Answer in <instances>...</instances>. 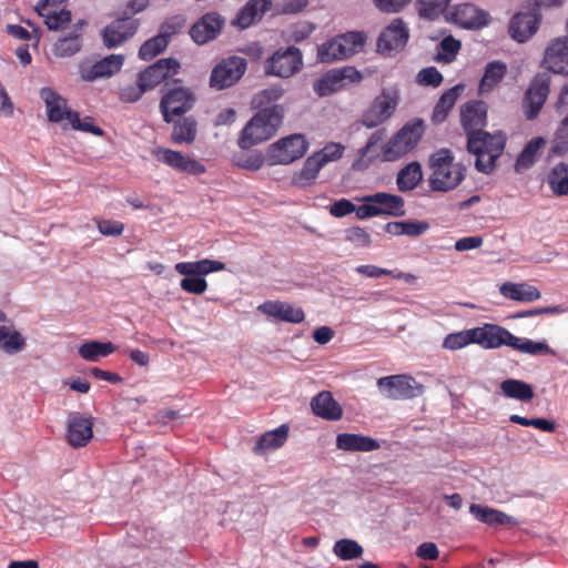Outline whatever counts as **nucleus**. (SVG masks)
<instances>
[{
  "instance_id": "obj_53",
  "label": "nucleus",
  "mask_w": 568,
  "mask_h": 568,
  "mask_svg": "<svg viewBox=\"0 0 568 568\" xmlns=\"http://www.w3.org/2000/svg\"><path fill=\"white\" fill-rule=\"evenodd\" d=\"M462 48L459 40H456L453 36L445 37L438 44V53L435 60L440 62L450 63L455 60L457 53Z\"/></svg>"
},
{
  "instance_id": "obj_25",
  "label": "nucleus",
  "mask_w": 568,
  "mask_h": 568,
  "mask_svg": "<svg viewBox=\"0 0 568 568\" xmlns=\"http://www.w3.org/2000/svg\"><path fill=\"white\" fill-rule=\"evenodd\" d=\"M363 202H372L381 210L379 215H388L399 217L405 215V201L400 195L377 192L366 195L362 199Z\"/></svg>"
},
{
  "instance_id": "obj_7",
  "label": "nucleus",
  "mask_w": 568,
  "mask_h": 568,
  "mask_svg": "<svg viewBox=\"0 0 568 568\" xmlns=\"http://www.w3.org/2000/svg\"><path fill=\"white\" fill-rule=\"evenodd\" d=\"M308 150V142L303 134L294 133L271 144L267 160L271 165H287L303 158Z\"/></svg>"
},
{
  "instance_id": "obj_3",
  "label": "nucleus",
  "mask_w": 568,
  "mask_h": 568,
  "mask_svg": "<svg viewBox=\"0 0 568 568\" xmlns=\"http://www.w3.org/2000/svg\"><path fill=\"white\" fill-rule=\"evenodd\" d=\"M506 141V134L501 131L489 133L480 130L469 133L466 148L469 153L476 155L475 168L478 172L493 173L496 161L504 153Z\"/></svg>"
},
{
  "instance_id": "obj_39",
  "label": "nucleus",
  "mask_w": 568,
  "mask_h": 568,
  "mask_svg": "<svg viewBox=\"0 0 568 568\" xmlns=\"http://www.w3.org/2000/svg\"><path fill=\"white\" fill-rule=\"evenodd\" d=\"M345 47L335 36L317 45V61L321 63H333L351 58Z\"/></svg>"
},
{
  "instance_id": "obj_36",
  "label": "nucleus",
  "mask_w": 568,
  "mask_h": 568,
  "mask_svg": "<svg viewBox=\"0 0 568 568\" xmlns=\"http://www.w3.org/2000/svg\"><path fill=\"white\" fill-rule=\"evenodd\" d=\"M171 140L174 144H192L197 135V122L194 116H184L173 121Z\"/></svg>"
},
{
  "instance_id": "obj_17",
  "label": "nucleus",
  "mask_w": 568,
  "mask_h": 568,
  "mask_svg": "<svg viewBox=\"0 0 568 568\" xmlns=\"http://www.w3.org/2000/svg\"><path fill=\"white\" fill-rule=\"evenodd\" d=\"M94 419L83 413H70L67 420V442L73 448H81L88 445L93 437Z\"/></svg>"
},
{
  "instance_id": "obj_11",
  "label": "nucleus",
  "mask_w": 568,
  "mask_h": 568,
  "mask_svg": "<svg viewBox=\"0 0 568 568\" xmlns=\"http://www.w3.org/2000/svg\"><path fill=\"white\" fill-rule=\"evenodd\" d=\"M195 94L184 87L168 90L160 101V111L165 123L173 122V116H181L189 112L195 103Z\"/></svg>"
},
{
  "instance_id": "obj_64",
  "label": "nucleus",
  "mask_w": 568,
  "mask_h": 568,
  "mask_svg": "<svg viewBox=\"0 0 568 568\" xmlns=\"http://www.w3.org/2000/svg\"><path fill=\"white\" fill-rule=\"evenodd\" d=\"M417 82L425 87L437 88L442 84L443 74L435 67H427L417 73Z\"/></svg>"
},
{
  "instance_id": "obj_48",
  "label": "nucleus",
  "mask_w": 568,
  "mask_h": 568,
  "mask_svg": "<svg viewBox=\"0 0 568 568\" xmlns=\"http://www.w3.org/2000/svg\"><path fill=\"white\" fill-rule=\"evenodd\" d=\"M405 131H397L383 146L382 158L385 162H394L409 153L410 151L402 141Z\"/></svg>"
},
{
  "instance_id": "obj_8",
  "label": "nucleus",
  "mask_w": 568,
  "mask_h": 568,
  "mask_svg": "<svg viewBox=\"0 0 568 568\" xmlns=\"http://www.w3.org/2000/svg\"><path fill=\"white\" fill-rule=\"evenodd\" d=\"M247 62L239 55L222 59L211 71L210 87L224 90L236 84L244 75Z\"/></svg>"
},
{
  "instance_id": "obj_43",
  "label": "nucleus",
  "mask_w": 568,
  "mask_h": 568,
  "mask_svg": "<svg viewBox=\"0 0 568 568\" xmlns=\"http://www.w3.org/2000/svg\"><path fill=\"white\" fill-rule=\"evenodd\" d=\"M507 65L503 61L495 60L485 67L484 75L479 83V91L481 93L490 91L497 85L505 77Z\"/></svg>"
},
{
  "instance_id": "obj_49",
  "label": "nucleus",
  "mask_w": 568,
  "mask_h": 568,
  "mask_svg": "<svg viewBox=\"0 0 568 568\" xmlns=\"http://www.w3.org/2000/svg\"><path fill=\"white\" fill-rule=\"evenodd\" d=\"M450 0H417L416 10L423 19L433 21L445 12Z\"/></svg>"
},
{
  "instance_id": "obj_20",
  "label": "nucleus",
  "mask_w": 568,
  "mask_h": 568,
  "mask_svg": "<svg viewBox=\"0 0 568 568\" xmlns=\"http://www.w3.org/2000/svg\"><path fill=\"white\" fill-rule=\"evenodd\" d=\"M257 311L276 321L298 324L305 320L302 307L282 301H266L257 306Z\"/></svg>"
},
{
  "instance_id": "obj_28",
  "label": "nucleus",
  "mask_w": 568,
  "mask_h": 568,
  "mask_svg": "<svg viewBox=\"0 0 568 568\" xmlns=\"http://www.w3.org/2000/svg\"><path fill=\"white\" fill-rule=\"evenodd\" d=\"M311 408L316 416L326 420H338L343 416L341 405L328 390H323L313 397Z\"/></svg>"
},
{
  "instance_id": "obj_55",
  "label": "nucleus",
  "mask_w": 568,
  "mask_h": 568,
  "mask_svg": "<svg viewBox=\"0 0 568 568\" xmlns=\"http://www.w3.org/2000/svg\"><path fill=\"white\" fill-rule=\"evenodd\" d=\"M568 152V114L561 120L551 143L550 154L562 156Z\"/></svg>"
},
{
  "instance_id": "obj_42",
  "label": "nucleus",
  "mask_w": 568,
  "mask_h": 568,
  "mask_svg": "<svg viewBox=\"0 0 568 568\" xmlns=\"http://www.w3.org/2000/svg\"><path fill=\"white\" fill-rule=\"evenodd\" d=\"M285 90L281 84H273L256 92L251 100V106L254 110L272 109L273 106H283L276 102L282 99Z\"/></svg>"
},
{
  "instance_id": "obj_47",
  "label": "nucleus",
  "mask_w": 568,
  "mask_h": 568,
  "mask_svg": "<svg viewBox=\"0 0 568 568\" xmlns=\"http://www.w3.org/2000/svg\"><path fill=\"white\" fill-rule=\"evenodd\" d=\"M398 131H405V134L402 135V141L409 151H413L425 133L424 120L415 118L406 122Z\"/></svg>"
},
{
  "instance_id": "obj_60",
  "label": "nucleus",
  "mask_w": 568,
  "mask_h": 568,
  "mask_svg": "<svg viewBox=\"0 0 568 568\" xmlns=\"http://www.w3.org/2000/svg\"><path fill=\"white\" fill-rule=\"evenodd\" d=\"M26 347V338L18 331L10 332L9 327H7V336L1 342V348L7 354H17L23 351Z\"/></svg>"
},
{
  "instance_id": "obj_33",
  "label": "nucleus",
  "mask_w": 568,
  "mask_h": 568,
  "mask_svg": "<svg viewBox=\"0 0 568 568\" xmlns=\"http://www.w3.org/2000/svg\"><path fill=\"white\" fill-rule=\"evenodd\" d=\"M547 141L542 136L531 139L518 154L514 169L515 172L521 173L535 165L541 149L546 145Z\"/></svg>"
},
{
  "instance_id": "obj_61",
  "label": "nucleus",
  "mask_w": 568,
  "mask_h": 568,
  "mask_svg": "<svg viewBox=\"0 0 568 568\" xmlns=\"http://www.w3.org/2000/svg\"><path fill=\"white\" fill-rule=\"evenodd\" d=\"M149 91L145 84L136 78V82L134 84H129L121 88L119 98L122 102L125 103H134L139 101L142 95Z\"/></svg>"
},
{
  "instance_id": "obj_58",
  "label": "nucleus",
  "mask_w": 568,
  "mask_h": 568,
  "mask_svg": "<svg viewBox=\"0 0 568 568\" xmlns=\"http://www.w3.org/2000/svg\"><path fill=\"white\" fill-rule=\"evenodd\" d=\"M232 162L239 168L256 171L263 166L264 158L258 152L254 154L236 152L232 155Z\"/></svg>"
},
{
  "instance_id": "obj_1",
  "label": "nucleus",
  "mask_w": 568,
  "mask_h": 568,
  "mask_svg": "<svg viewBox=\"0 0 568 568\" xmlns=\"http://www.w3.org/2000/svg\"><path fill=\"white\" fill-rule=\"evenodd\" d=\"M476 344L485 349H496L501 346L531 356H555L556 352L546 341H532L515 336L511 332L498 324L485 323L474 327Z\"/></svg>"
},
{
  "instance_id": "obj_27",
  "label": "nucleus",
  "mask_w": 568,
  "mask_h": 568,
  "mask_svg": "<svg viewBox=\"0 0 568 568\" xmlns=\"http://www.w3.org/2000/svg\"><path fill=\"white\" fill-rule=\"evenodd\" d=\"M455 19L464 29L476 30L486 27L490 16L471 3H465L456 9Z\"/></svg>"
},
{
  "instance_id": "obj_6",
  "label": "nucleus",
  "mask_w": 568,
  "mask_h": 568,
  "mask_svg": "<svg viewBox=\"0 0 568 568\" xmlns=\"http://www.w3.org/2000/svg\"><path fill=\"white\" fill-rule=\"evenodd\" d=\"M304 67L302 51L290 45L285 49L276 50L264 62V73L266 75L288 79L298 73Z\"/></svg>"
},
{
  "instance_id": "obj_13",
  "label": "nucleus",
  "mask_w": 568,
  "mask_h": 568,
  "mask_svg": "<svg viewBox=\"0 0 568 568\" xmlns=\"http://www.w3.org/2000/svg\"><path fill=\"white\" fill-rule=\"evenodd\" d=\"M409 40V29L402 18H395L383 29L377 38V52L390 55L393 51H402Z\"/></svg>"
},
{
  "instance_id": "obj_16",
  "label": "nucleus",
  "mask_w": 568,
  "mask_h": 568,
  "mask_svg": "<svg viewBox=\"0 0 568 568\" xmlns=\"http://www.w3.org/2000/svg\"><path fill=\"white\" fill-rule=\"evenodd\" d=\"M151 154L158 161L178 172H185L191 175H201L206 172V168L202 162L183 155L180 151L158 146L151 151Z\"/></svg>"
},
{
  "instance_id": "obj_2",
  "label": "nucleus",
  "mask_w": 568,
  "mask_h": 568,
  "mask_svg": "<svg viewBox=\"0 0 568 568\" xmlns=\"http://www.w3.org/2000/svg\"><path fill=\"white\" fill-rule=\"evenodd\" d=\"M285 115L284 106L256 110V113L247 121L242 129L237 145L241 150H250L273 138L283 123Z\"/></svg>"
},
{
  "instance_id": "obj_51",
  "label": "nucleus",
  "mask_w": 568,
  "mask_h": 568,
  "mask_svg": "<svg viewBox=\"0 0 568 568\" xmlns=\"http://www.w3.org/2000/svg\"><path fill=\"white\" fill-rule=\"evenodd\" d=\"M169 43L159 33L142 43L139 49L138 55L143 61H150L158 54L162 53Z\"/></svg>"
},
{
  "instance_id": "obj_37",
  "label": "nucleus",
  "mask_w": 568,
  "mask_h": 568,
  "mask_svg": "<svg viewBox=\"0 0 568 568\" xmlns=\"http://www.w3.org/2000/svg\"><path fill=\"white\" fill-rule=\"evenodd\" d=\"M423 181L422 165L413 161L402 168L396 175V185L399 192H409L418 186Z\"/></svg>"
},
{
  "instance_id": "obj_14",
  "label": "nucleus",
  "mask_w": 568,
  "mask_h": 568,
  "mask_svg": "<svg viewBox=\"0 0 568 568\" xmlns=\"http://www.w3.org/2000/svg\"><path fill=\"white\" fill-rule=\"evenodd\" d=\"M225 26V19L216 11L201 16L190 28L189 34L197 45H204L215 40Z\"/></svg>"
},
{
  "instance_id": "obj_12",
  "label": "nucleus",
  "mask_w": 568,
  "mask_h": 568,
  "mask_svg": "<svg viewBox=\"0 0 568 568\" xmlns=\"http://www.w3.org/2000/svg\"><path fill=\"white\" fill-rule=\"evenodd\" d=\"M550 75L547 72L537 73L526 93L523 101L524 114L527 120H534L538 116L549 94Z\"/></svg>"
},
{
  "instance_id": "obj_40",
  "label": "nucleus",
  "mask_w": 568,
  "mask_h": 568,
  "mask_svg": "<svg viewBox=\"0 0 568 568\" xmlns=\"http://www.w3.org/2000/svg\"><path fill=\"white\" fill-rule=\"evenodd\" d=\"M288 432L290 428L286 424H282L275 429L265 432L255 444L253 448L254 453L258 454L282 447L288 437Z\"/></svg>"
},
{
  "instance_id": "obj_45",
  "label": "nucleus",
  "mask_w": 568,
  "mask_h": 568,
  "mask_svg": "<svg viewBox=\"0 0 568 568\" xmlns=\"http://www.w3.org/2000/svg\"><path fill=\"white\" fill-rule=\"evenodd\" d=\"M116 349V346L111 342H99V341H91L83 343L78 352L79 355L89 362H95L100 357H106L110 354H112Z\"/></svg>"
},
{
  "instance_id": "obj_26",
  "label": "nucleus",
  "mask_w": 568,
  "mask_h": 568,
  "mask_svg": "<svg viewBox=\"0 0 568 568\" xmlns=\"http://www.w3.org/2000/svg\"><path fill=\"white\" fill-rule=\"evenodd\" d=\"M337 449L369 453L381 448L378 440L363 434L341 433L336 436Z\"/></svg>"
},
{
  "instance_id": "obj_59",
  "label": "nucleus",
  "mask_w": 568,
  "mask_h": 568,
  "mask_svg": "<svg viewBox=\"0 0 568 568\" xmlns=\"http://www.w3.org/2000/svg\"><path fill=\"white\" fill-rule=\"evenodd\" d=\"M71 128L77 131L88 132L97 136H102L104 131L94 124L92 116H85L83 120L80 119L79 112H73L69 121Z\"/></svg>"
},
{
  "instance_id": "obj_19",
  "label": "nucleus",
  "mask_w": 568,
  "mask_h": 568,
  "mask_svg": "<svg viewBox=\"0 0 568 568\" xmlns=\"http://www.w3.org/2000/svg\"><path fill=\"white\" fill-rule=\"evenodd\" d=\"M181 68L175 58H162L138 73L148 90H152L166 79L175 75Z\"/></svg>"
},
{
  "instance_id": "obj_22",
  "label": "nucleus",
  "mask_w": 568,
  "mask_h": 568,
  "mask_svg": "<svg viewBox=\"0 0 568 568\" xmlns=\"http://www.w3.org/2000/svg\"><path fill=\"white\" fill-rule=\"evenodd\" d=\"M542 64L551 72L568 73V38H556L547 47Z\"/></svg>"
},
{
  "instance_id": "obj_52",
  "label": "nucleus",
  "mask_w": 568,
  "mask_h": 568,
  "mask_svg": "<svg viewBox=\"0 0 568 568\" xmlns=\"http://www.w3.org/2000/svg\"><path fill=\"white\" fill-rule=\"evenodd\" d=\"M338 41L345 47V49L349 52V57H353L355 53L363 51L367 36L364 31H347L345 33L337 34Z\"/></svg>"
},
{
  "instance_id": "obj_23",
  "label": "nucleus",
  "mask_w": 568,
  "mask_h": 568,
  "mask_svg": "<svg viewBox=\"0 0 568 568\" xmlns=\"http://www.w3.org/2000/svg\"><path fill=\"white\" fill-rule=\"evenodd\" d=\"M272 8V0H248L239 11L232 26L240 30L248 29L262 20Z\"/></svg>"
},
{
  "instance_id": "obj_30",
  "label": "nucleus",
  "mask_w": 568,
  "mask_h": 568,
  "mask_svg": "<svg viewBox=\"0 0 568 568\" xmlns=\"http://www.w3.org/2000/svg\"><path fill=\"white\" fill-rule=\"evenodd\" d=\"M465 85L463 83H458L450 89L446 90L438 101L436 102L433 113H432V122L434 124H440L446 121L450 110L455 105L458 97L464 91Z\"/></svg>"
},
{
  "instance_id": "obj_50",
  "label": "nucleus",
  "mask_w": 568,
  "mask_h": 568,
  "mask_svg": "<svg viewBox=\"0 0 568 568\" xmlns=\"http://www.w3.org/2000/svg\"><path fill=\"white\" fill-rule=\"evenodd\" d=\"M333 552L341 560H353L361 558L364 549L356 540L343 538L334 544Z\"/></svg>"
},
{
  "instance_id": "obj_29",
  "label": "nucleus",
  "mask_w": 568,
  "mask_h": 568,
  "mask_svg": "<svg viewBox=\"0 0 568 568\" xmlns=\"http://www.w3.org/2000/svg\"><path fill=\"white\" fill-rule=\"evenodd\" d=\"M469 511L474 515V517L488 526L497 527L509 525L514 526L517 524V519L505 514L501 510L490 508L488 506H483L479 504H471L469 507Z\"/></svg>"
},
{
  "instance_id": "obj_31",
  "label": "nucleus",
  "mask_w": 568,
  "mask_h": 568,
  "mask_svg": "<svg viewBox=\"0 0 568 568\" xmlns=\"http://www.w3.org/2000/svg\"><path fill=\"white\" fill-rule=\"evenodd\" d=\"M123 62V54H110L93 63L83 78L93 81L99 78L111 77L121 70Z\"/></svg>"
},
{
  "instance_id": "obj_46",
  "label": "nucleus",
  "mask_w": 568,
  "mask_h": 568,
  "mask_svg": "<svg viewBox=\"0 0 568 568\" xmlns=\"http://www.w3.org/2000/svg\"><path fill=\"white\" fill-rule=\"evenodd\" d=\"M82 48V39L79 31H70L60 38L53 48V53L59 58H69L78 53Z\"/></svg>"
},
{
  "instance_id": "obj_35",
  "label": "nucleus",
  "mask_w": 568,
  "mask_h": 568,
  "mask_svg": "<svg viewBox=\"0 0 568 568\" xmlns=\"http://www.w3.org/2000/svg\"><path fill=\"white\" fill-rule=\"evenodd\" d=\"M223 262L215 260H200L195 262H179L175 264V271L181 275H207L213 272L225 270Z\"/></svg>"
},
{
  "instance_id": "obj_41",
  "label": "nucleus",
  "mask_w": 568,
  "mask_h": 568,
  "mask_svg": "<svg viewBox=\"0 0 568 568\" xmlns=\"http://www.w3.org/2000/svg\"><path fill=\"white\" fill-rule=\"evenodd\" d=\"M501 394L511 399L530 402L535 394L532 386L525 381L507 378L500 383Z\"/></svg>"
},
{
  "instance_id": "obj_9",
  "label": "nucleus",
  "mask_w": 568,
  "mask_h": 568,
  "mask_svg": "<svg viewBox=\"0 0 568 568\" xmlns=\"http://www.w3.org/2000/svg\"><path fill=\"white\" fill-rule=\"evenodd\" d=\"M381 394L390 399H409L423 394L424 386L409 375H390L377 381Z\"/></svg>"
},
{
  "instance_id": "obj_18",
  "label": "nucleus",
  "mask_w": 568,
  "mask_h": 568,
  "mask_svg": "<svg viewBox=\"0 0 568 568\" xmlns=\"http://www.w3.org/2000/svg\"><path fill=\"white\" fill-rule=\"evenodd\" d=\"M139 20L120 16L104 27L101 32L105 48L114 49L131 39L139 29Z\"/></svg>"
},
{
  "instance_id": "obj_57",
  "label": "nucleus",
  "mask_w": 568,
  "mask_h": 568,
  "mask_svg": "<svg viewBox=\"0 0 568 568\" xmlns=\"http://www.w3.org/2000/svg\"><path fill=\"white\" fill-rule=\"evenodd\" d=\"M44 24L51 31L64 29L72 20V13L68 9H61L57 12L42 14Z\"/></svg>"
},
{
  "instance_id": "obj_15",
  "label": "nucleus",
  "mask_w": 568,
  "mask_h": 568,
  "mask_svg": "<svg viewBox=\"0 0 568 568\" xmlns=\"http://www.w3.org/2000/svg\"><path fill=\"white\" fill-rule=\"evenodd\" d=\"M540 22V8L532 4L528 11H520L513 16L508 32L514 40L524 43L537 32Z\"/></svg>"
},
{
  "instance_id": "obj_10",
  "label": "nucleus",
  "mask_w": 568,
  "mask_h": 568,
  "mask_svg": "<svg viewBox=\"0 0 568 568\" xmlns=\"http://www.w3.org/2000/svg\"><path fill=\"white\" fill-rule=\"evenodd\" d=\"M363 79L361 72L352 65L335 68L322 74L314 83L313 90L317 97H328L344 87V81L351 83L359 82Z\"/></svg>"
},
{
  "instance_id": "obj_54",
  "label": "nucleus",
  "mask_w": 568,
  "mask_h": 568,
  "mask_svg": "<svg viewBox=\"0 0 568 568\" xmlns=\"http://www.w3.org/2000/svg\"><path fill=\"white\" fill-rule=\"evenodd\" d=\"M469 344H476L474 328L448 334L444 339L443 346L444 348L455 351L460 349Z\"/></svg>"
},
{
  "instance_id": "obj_56",
  "label": "nucleus",
  "mask_w": 568,
  "mask_h": 568,
  "mask_svg": "<svg viewBox=\"0 0 568 568\" xmlns=\"http://www.w3.org/2000/svg\"><path fill=\"white\" fill-rule=\"evenodd\" d=\"M186 24V18L183 14H174L168 17L161 24L159 29V34L162 36L163 39L170 40L173 36L178 34Z\"/></svg>"
},
{
  "instance_id": "obj_63",
  "label": "nucleus",
  "mask_w": 568,
  "mask_h": 568,
  "mask_svg": "<svg viewBox=\"0 0 568 568\" xmlns=\"http://www.w3.org/2000/svg\"><path fill=\"white\" fill-rule=\"evenodd\" d=\"M345 146L341 143L329 142L322 150L314 154L322 161L324 165L328 162L339 160L343 156Z\"/></svg>"
},
{
  "instance_id": "obj_5",
  "label": "nucleus",
  "mask_w": 568,
  "mask_h": 568,
  "mask_svg": "<svg viewBox=\"0 0 568 568\" xmlns=\"http://www.w3.org/2000/svg\"><path fill=\"white\" fill-rule=\"evenodd\" d=\"M400 93L396 87L383 88L363 111L359 122L367 129H375L387 122L396 112Z\"/></svg>"
},
{
  "instance_id": "obj_62",
  "label": "nucleus",
  "mask_w": 568,
  "mask_h": 568,
  "mask_svg": "<svg viewBox=\"0 0 568 568\" xmlns=\"http://www.w3.org/2000/svg\"><path fill=\"white\" fill-rule=\"evenodd\" d=\"M180 286L186 293L200 295L206 291L207 282L203 275H184Z\"/></svg>"
},
{
  "instance_id": "obj_38",
  "label": "nucleus",
  "mask_w": 568,
  "mask_h": 568,
  "mask_svg": "<svg viewBox=\"0 0 568 568\" xmlns=\"http://www.w3.org/2000/svg\"><path fill=\"white\" fill-rule=\"evenodd\" d=\"M324 166L322 161L313 153L304 161L303 168L294 173L292 178L293 185L298 187L311 186Z\"/></svg>"
},
{
  "instance_id": "obj_44",
  "label": "nucleus",
  "mask_w": 568,
  "mask_h": 568,
  "mask_svg": "<svg viewBox=\"0 0 568 568\" xmlns=\"http://www.w3.org/2000/svg\"><path fill=\"white\" fill-rule=\"evenodd\" d=\"M547 183L551 192L556 196H564L568 194V164L559 162L556 164L547 176Z\"/></svg>"
},
{
  "instance_id": "obj_34",
  "label": "nucleus",
  "mask_w": 568,
  "mask_h": 568,
  "mask_svg": "<svg viewBox=\"0 0 568 568\" xmlns=\"http://www.w3.org/2000/svg\"><path fill=\"white\" fill-rule=\"evenodd\" d=\"M385 134V129H378L371 134L366 144L358 150L357 158L352 163L353 171L362 172L371 166L378 155H369V153L384 139Z\"/></svg>"
},
{
  "instance_id": "obj_24",
  "label": "nucleus",
  "mask_w": 568,
  "mask_h": 568,
  "mask_svg": "<svg viewBox=\"0 0 568 568\" xmlns=\"http://www.w3.org/2000/svg\"><path fill=\"white\" fill-rule=\"evenodd\" d=\"M40 98L47 109L48 120L52 123H60L63 120L70 121L74 112L68 108V101L58 94L52 88L45 87L40 90Z\"/></svg>"
},
{
  "instance_id": "obj_4",
  "label": "nucleus",
  "mask_w": 568,
  "mask_h": 568,
  "mask_svg": "<svg viewBox=\"0 0 568 568\" xmlns=\"http://www.w3.org/2000/svg\"><path fill=\"white\" fill-rule=\"evenodd\" d=\"M428 163L433 170L428 184L434 192L445 193L453 191L465 179V165L454 163V155L449 149L443 148L430 154Z\"/></svg>"
},
{
  "instance_id": "obj_21",
  "label": "nucleus",
  "mask_w": 568,
  "mask_h": 568,
  "mask_svg": "<svg viewBox=\"0 0 568 568\" xmlns=\"http://www.w3.org/2000/svg\"><path fill=\"white\" fill-rule=\"evenodd\" d=\"M487 123V104L481 100H471L460 109V124L466 134L480 131Z\"/></svg>"
},
{
  "instance_id": "obj_32",
  "label": "nucleus",
  "mask_w": 568,
  "mask_h": 568,
  "mask_svg": "<svg viewBox=\"0 0 568 568\" xmlns=\"http://www.w3.org/2000/svg\"><path fill=\"white\" fill-rule=\"evenodd\" d=\"M499 292L508 300L526 303L535 302L541 296L540 291L536 286L527 283L505 282L499 287Z\"/></svg>"
}]
</instances>
